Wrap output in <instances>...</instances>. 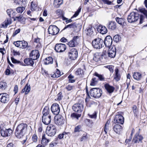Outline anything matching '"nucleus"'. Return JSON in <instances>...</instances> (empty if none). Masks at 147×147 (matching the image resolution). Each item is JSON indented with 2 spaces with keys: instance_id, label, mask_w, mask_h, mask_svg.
I'll list each match as a JSON object with an SVG mask.
<instances>
[{
  "instance_id": "nucleus-1",
  "label": "nucleus",
  "mask_w": 147,
  "mask_h": 147,
  "mask_svg": "<svg viewBox=\"0 0 147 147\" xmlns=\"http://www.w3.org/2000/svg\"><path fill=\"white\" fill-rule=\"evenodd\" d=\"M27 125L25 123H21L17 126L15 134L18 138H20L25 135L28 132Z\"/></svg>"
},
{
  "instance_id": "nucleus-2",
  "label": "nucleus",
  "mask_w": 147,
  "mask_h": 147,
  "mask_svg": "<svg viewBox=\"0 0 147 147\" xmlns=\"http://www.w3.org/2000/svg\"><path fill=\"white\" fill-rule=\"evenodd\" d=\"M92 45L94 48L100 49L104 46V41L101 38H97L93 40Z\"/></svg>"
},
{
  "instance_id": "nucleus-3",
  "label": "nucleus",
  "mask_w": 147,
  "mask_h": 147,
  "mask_svg": "<svg viewBox=\"0 0 147 147\" xmlns=\"http://www.w3.org/2000/svg\"><path fill=\"white\" fill-rule=\"evenodd\" d=\"M102 91L98 88H93L90 90V94L91 96L94 98H99L101 95Z\"/></svg>"
},
{
  "instance_id": "nucleus-4",
  "label": "nucleus",
  "mask_w": 147,
  "mask_h": 147,
  "mask_svg": "<svg viewBox=\"0 0 147 147\" xmlns=\"http://www.w3.org/2000/svg\"><path fill=\"white\" fill-rule=\"evenodd\" d=\"M56 131V126L53 124H50L47 127L46 132L48 136H52L55 135Z\"/></svg>"
},
{
  "instance_id": "nucleus-5",
  "label": "nucleus",
  "mask_w": 147,
  "mask_h": 147,
  "mask_svg": "<svg viewBox=\"0 0 147 147\" xmlns=\"http://www.w3.org/2000/svg\"><path fill=\"white\" fill-rule=\"evenodd\" d=\"M139 14L137 13L132 12L128 16L127 20L128 22L132 23L136 21L139 18Z\"/></svg>"
},
{
  "instance_id": "nucleus-6",
  "label": "nucleus",
  "mask_w": 147,
  "mask_h": 147,
  "mask_svg": "<svg viewBox=\"0 0 147 147\" xmlns=\"http://www.w3.org/2000/svg\"><path fill=\"white\" fill-rule=\"evenodd\" d=\"M68 56L71 60H75L78 57V52L76 49L74 48L71 49L68 52Z\"/></svg>"
},
{
  "instance_id": "nucleus-7",
  "label": "nucleus",
  "mask_w": 147,
  "mask_h": 147,
  "mask_svg": "<svg viewBox=\"0 0 147 147\" xmlns=\"http://www.w3.org/2000/svg\"><path fill=\"white\" fill-rule=\"evenodd\" d=\"M66 49V47L65 44L62 43L56 44L55 47V49L57 52H62Z\"/></svg>"
},
{
  "instance_id": "nucleus-8",
  "label": "nucleus",
  "mask_w": 147,
  "mask_h": 147,
  "mask_svg": "<svg viewBox=\"0 0 147 147\" xmlns=\"http://www.w3.org/2000/svg\"><path fill=\"white\" fill-rule=\"evenodd\" d=\"M59 31V29L57 26L54 25L50 26L48 28V32L49 34L55 35L57 34Z\"/></svg>"
},
{
  "instance_id": "nucleus-9",
  "label": "nucleus",
  "mask_w": 147,
  "mask_h": 147,
  "mask_svg": "<svg viewBox=\"0 0 147 147\" xmlns=\"http://www.w3.org/2000/svg\"><path fill=\"white\" fill-rule=\"evenodd\" d=\"M51 109L53 113L55 115H57L59 113L60 109L59 106L57 104H54L51 107Z\"/></svg>"
},
{
  "instance_id": "nucleus-10",
  "label": "nucleus",
  "mask_w": 147,
  "mask_h": 147,
  "mask_svg": "<svg viewBox=\"0 0 147 147\" xmlns=\"http://www.w3.org/2000/svg\"><path fill=\"white\" fill-rule=\"evenodd\" d=\"M83 105L80 104H76L73 107V109L76 112L80 113L82 112L83 109Z\"/></svg>"
},
{
  "instance_id": "nucleus-11",
  "label": "nucleus",
  "mask_w": 147,
  "mask_h": 147,
  "mask_svg": "<svg viewBox=\"0 0 147 147\" xmlns=\"http://www.w3.org/2000/svg\"><path fill=\"white\" fill-rule=\"evenodd\" d=\"M9 100V96L6 93L0 94V101L3 103H7Z\"/></svg>"
},
{
  "instance_id": "nucleus-12",
  "label": "nucleus",
  "mask_w": 147,
  "mask_h": 147,
  "mask_svg": "<svg viewBox=\"0 0 147 147\" xmlns=\"http://www.w3.org/2000/svg\"><path fill=\"white\" fill-rule=\"evenodd\" d=\"M115 123L122 124L124 122V118L121 115H116L114 119Z\"/></svg>"
},
{
  "instance_id": "nucleus-13",
  "label": "nucleus",
  "mask_w": 147,
  "mask_h": 147,
  "mask_svg": "<svg viewBox=\"0 0 147 147\" xmlns=\"http://www.w3.org/2000/svg\"><path fill=\"white\" fill-rule=\"evenodd\" d=\"M143 139V137L141 135H140L139 133H136L134 136L132 142L134 143H138L142 142Z\"/></svg>"
},
{
  "instance_id": "nucleus-14",
  "label": "nucleus",
  "mask_w": 147,
  "mask_h": 147,
  "mask_svg": "<svg viewBox=\"0 0 147 147\" xmlns=\"http://www.w3.org/2000/svg\"><path fill=\"white\" fill-rule=\"evenodd\" d=\"M12 131L10 129H2L1 130V134L3 137H6L10 136L12 133Z\"/></svg>"
},
{
  "instance_id": "nucleus-15",
  "label": "nucleus",
  "mask_w": 147,
  "mask_h": 147,
  "mask_svg": "<svg viewBox=\"0 0 147 147\" xmlns=\"http://www.w3.org/2000/svg\"><path fill=\"white\" fill-rule=\"evenodd\" d=\"M116 48L115 46H113L109 48V50L108 52L109 56L111 58L114 57L116 55Z\"/></svg>"
},
{
  "instance_id": "nucleus-16",
  "label": "nucleus",
  "mask_w": 147,
  "mask_h": 147,
  "mask_svg": "<svg viewBox=\"0 0 147 147\" xmlns=\"http://www.w3.org/2000/svg\"><path fill=\"white\" fill-rule=\"evenodd\" d=\"M39 52L38 50H33L31 51L30 54V58L33 60H35L39 57Z\"/></svg>"
},
{
  "instance_id": "nucleus-17",
  "label": "nucleus",
  "mask_w": 147,
  "mask_h": 147,
  "mask_svg": "<svg viewBox=\"0 0 147 147\" xmlns=\"http://www.w3.org/2000/svg\"><path fill=\"white\" fill-rule=\"evenodd\" d=\"M112 42V40L111 37L110 36H107L105 38L104 45L105 44L106 47L109 48L113 46H111Z\"/></svg>"
},
{
  "instance_id": "nucleus-18",
  "label": "nucleus",
  "mask_w": 147,
  "mask_h": 147,
  "mask_svg": "<svg viewBox=\"0 0 147 147\" xmlns=\"http://www.w3.org/2000/svg\"><path fill=\"white\" fill-rule=\"evenodd\" d=\"M42 121L43 123L45 125L49 124L51 121V115L47 116H42Z\"/></svg>"
},
{
  "instance_id": "nucleus-19",
  "label": "nucleus",
  "mask_w": 147,
  "mask_h": 147,
  "mask_svg": "<svg viewBox=\"0 0 147 147\" xmlns=\"http://www.w3.org/2000/svg\"><path fill=\"white\" fill-rule=\"evenodd\" d=\"M54 119H55V118ZM65 122V119L63 117L61 116H59L57 119H55V122L56 125H62Z\"/></svg>"
},
{
  "instance_id": "nucleus-20",
  "label": "nucleus",
  "mask_w": 147,
  "mask_h": 147,
  "mask_svg": "<svg viewBox=\"0 0 147 147\" xmlns=\"http://www.w3.org/2000/svg\"><path fill=\"white\" fill-rule=\"evenodd\" d=\"M50 140L48 139L45 134H44L42 136V139L41 141L42 144L44 146L47 145L49 142Z\"/></svg>"
},
{
  "instance_id": "nucleus-21",
  "label": "nucleus",
  "mask_w": 147,
  "mask_h": 147,
  "mask_svg": "<svg viewBox=\"0 0 147 147\" xmlns=\"http://www.w3.org/2000/svg\"><path fill=\"white\" fill-rule=\"evenodd\" d=\"M119 70L118 68H117L115 69L114 79L116 82H118L121 79V75L119 73Z\"/></svg>"
},
{
  "instance_id": "nucleus-22",
  "label": "nucleus",
  "mask_w": 147,
  "mask_h": 147,
  "mask_svg": "<svg viewBox=\"0 0 147 147\" xmlns=\"http://www.w3.org/2000/svg\"><path fill=\"white\" fill-rule=\"evenodd\" d=\"M104 86L107 92L109 93H112L115 89L114 87L110 86L108 84H105Z\"/></svg>"
},
{
  "instance_id": "nucleus-23",
  "label": "nucleus",
  "mask_w": 147,
  "mask_h": 147,
  "mask_svg": "<svg viewBox=\"0 0 147 147\" xmlns=\"http://www.w3.org/2000/svg\"><path fill=\"white\" fill-rule=\"evenodd\" d=\"M134 78L137 80H140L142 78V74L138 72H134L133 75Z\"/></svg>"
},
{
  "instance_id": "nucleus-24",
  "label": "nucleus",
  "mask_w": 147,
  "mask_h": 147,
  "mask_svg": "<svg viewBox=\"0 0 147 147\" xmlns=\"http://www.w3.org/2000/svg\"><path fill=\"white\" fill-rule=\"evenodd\" d=\"M98 29V31L102 34H105L107 32V28L104 26H99Z\"/></svg>"
},
{
  "instance_id": "nucleus-25",
  "label": "nucleus",
  "mask_w": 147,
  "mask_h": 147,
  "mask_svg": "<svg viewBox=\"0 0 147 147\" xmlns=\"http://www.w3.org/2000/svg\"><path fill=\"white\" fill-rule=\"evenodd\" d=\"M121 126L119 124H116L113 127V130L116 133H119L122 129Z\"/></svg>"
},
{
  "instance_id": "nucleus-26",
  "label": "nucleus",
  "mask_w": 147,
  "mask_h": 147,
  "mask_svg": "<svg viewBox=\"0 0 147 147\" xmlns=\"http://www.w3.org/2000/svg\"><path fill=\"white\" fill-rule=\"evenodd\" d=\"M33 59L30 58H26L24 60V62L27 65L32 66L34 64V62Z\"/></svg>"
},
{
  "instance_id": "nucleus-27",
  "label": "nucleus",
  "mask_w": 147,
  "mask_h": 147,
  "mask_svg": "<svg viewBox=\"0 0 147 147\" xmlns=\"http://www.w3.org/2000/svg\"><path fill=\"white\" fill-rule=\"evenodd\" d=\"M53 59L51 57H48L45 59L44 62L45 65H49L53 63Z\"/></svg>"
},
{
  "instance_id": "nucleus-28",
  "label": "nucleus",
  "mask_w": 147,
  "mask_h": 147,
  "mask_svg": "<svg viewBox=\"0 0 147 147\" xmlns=\"http://www.w3.org/2000/svg\"><path fill=\"white\" fill-rule=\"evenodd\" d=\"M12 22L10 18H7L4 22L2 24V26L4 27H7V26L9 24H10Z\"/></svg>"
},
{
  "instance_id": "nucleus-29",
  "label": "nucleus",
  "mask_w": 147,
  "mask_h": 147,
  "mask_svg": "<svg viewBox=\"0 0 147 147\" xmlns=\"http://www.w3.org/2000/svg\"><path fill=\"white\" fill-rule=\"evenodd\" d=\"M50 109L49 107H45L42 111L43 116H47L48 115H50L49 113Z\"/></svg>"
},
{
  "instance_id": "nucleus-30",
  "label": "nucleus",
  "mask_w": 147,
  "mask_h": 147,
  "mask_svg": "<svg viewBox=\"0 0 147 147\" xmlns=\"http://www.w3.org/2000/svg\"><path fill=\"white\" fill-rule=\"evenodd\" d=\"M108 28L109 29L114 30L116 28V23L114 22H111L108 25Z\"/></svg>"
},
{
  "instance_id": "nucleus-31",
  "label": "nucleus",
  "mask_w": 147,
  "mask_h": 147,
  "mask_svg": "<svg viewBox=\"0 0 147 147\" xmlns=\"http://www.w3.org/2000/svg\"><path fill=\"white\" fill-rule=\"evenodd\" d=\"M28 45L27 42L24 41H20V47L24 49L26 48Z\"/></svg>"
},
{
  "instance_id": "nucleus-32",
  "label": "nucleus",
  "mask_w": 147,
  "mask_h": 147,
  "mask_svg": "<svg viewBox=\"0 0 147 147\" xmlns=\"http://www.w3.org/2000/svg\"><path fill=\"white\" fill-rule=\"evenodd\" d=\"M62 1L60 0H55L54 2V5L56 7H58L62 3Z\"/></svg>"
},
{
  "instance_id": "nucleus-33",
  "label": "nucleus",
  "mask_w": 147,
  "mask_h": 147,
  "mask_svg": "<svg viewBox=\"0 0 147 147\" xmlns=\"http://www.w3.org/2000/svg\"><path fill=\"white\" fill-rule=\"evenodd\" d=\"M93 28L92 27L88 28L86 32L87 35L90 36L93 33Z\"/></svg>"
},
{
  "instance_id": "nucleus-34",
  "label": "nucleus",
  "mask_w": 147,
  "mask_h": 147,
  "mask_svg": "<svg viewBox=\"0 0 147 147\" xmlns=\"http://www.w3.org/2000/svg\"><path fill=\"white\" fill-rule=\"evenodd\" d=\"M77 27L76 24L75 23L73 24H71L66 26L65 28L63 29V30H65L67 28H75Z\"/></svg>"
},
{
  "instance_id": "nucleus-35",
  "label": "nucleus",
  "mask_w": 147,
  "mask_h": 147,
  "mask_svg": "<svg viewBox=\"0 0 147 147\" xmlns=\"http://www.w3.org/2000/svg\"><path fill=\"white\" fill-rule=\"evenodd\" d=\"M80 116L81 115L80 114L76 113H73L71 115V117L73 119H78Z\"/></svg>"
},
{
  "instance_id": "nucleus-36",
  "label": "nucleus",
  "mask_w": 147,
  "mask_h": 147,
  "mask_svg": "<svg viewBox=\"0 0 147 147\" xmlns=\"http://www.w3.org/2000/svg\"><path fill=\"white\" fill-rule=\"evenodd\" d=\"M82 128L81 125H77L75 127L74 132L75 133H79L82 131Z\"/></svg>"
},
{
  "instance_id": "nucleus-37",
  "label": "nucleus",
  "mask_w": 147,
  "mask_h": 147,
  "mask_svg": "<svg viewBox=\"0 0 147 147\" xmlns=\"http://www.w3.org/2000/svg\"><path fill=\"white\" fill-rule=\"evenodd\" d=\"M115 20L116 22L121 25H122V24H123L124 22V19L122 18L116 17L115 18Z\"/></svg>"
},
{
  "instance_id": "nucleus-38",
  "label": "nucleus",
  "mask_w": 147,
  "mask_h": 147,
  "mask_svg": "<svg viewBox=\"0 0 147 147\" xmlns=\"http://www.w3.org/2000/svg\"><path fill=\"white\" fill-rule=\"evenodd\" d=\"M60 73V71L57 69L56 72L52 75L51 77L54 78H58L61 76Z\"/></svg>"
},
{
  "instance_id": "nucleus-39",
  "label": "nucleus",
  "mask_w": 147,
  "mask_h": 147,
  "mask_svg": "<svg viewBox=\"0 0 147 147\" xmlns=\"http://www.w3.org/2000/svg\"><path fill=\"white\" fill-rule=\"evenodd\" d=\"M6 83L3 82H0V88L2 90H4L6 87Z\"/></svg>"
},
{
  "instance_id": "nucleus-40",
  "label": "nucleus",
  "mask_w": 147,
  "mask_h": 147,
  "mask_svg": "<svg viewBox=\"0 0 147 147\" xmlns=\"http://www.w3.org/2000/svg\"><path fill=\"white\" fill-rule=\"evenodd\" d=\"M74 78V76L71 75V74H70L68 76V78L69 79L68 82L69 83H74L75 81V80L73 79V78Z\"/></svg>"
},
{
  "instance_id": "nucleus-41",
  "label": "nucleus",
  "mask_w": 147,
  "mask_h": 147,
  "mask_svg": "<svg viewBox=\"0 0 147 147\" xmlns=\"http://www.w3.org/2000/svg\"><path fill=\"white\" fill-rule=\"evenodd\" d=\"M72 40L77 45L80 42V39L79 37L77 36H74Z\"/></svg>"
},
{
  "instance_id": "nucleus-42",
  "label": "nucleus",
  "mask_w": 147,
  "mask_h": 147,
  "mask_svg": "<svg viewBox=\"0 0 147 147\" xmlns=\"http://www.w3.org/2000/svg\"><path fill=\"white\" fill-rule=\"evenodd\" d=\"M97 82L98 80H96V78H93L91 81L90 85L91 86H95L97 84Z\"/></svg>"
},
{
  "instance_id": "nucleus-43",
  "label": "nucleus",
  "mask_w": 147,
  "mask_h": 147,
  "mask_svg": "<svg viewBox=\"0 0 147 147\" xmlns=\"http://www.w3.org/2000/svg\"><path fill=\"white\" fill-rule=\"evenodd\" d=\"M82 9V7H80L77 11L75 12L74 14V15L71 18L74 17H76L79 14V13L80 12Z\"/></svg>"
},
{
  "instance_id": "nucleus-44",
  "label": "nucleus",
  "mask_w": 147,
  "mask_h": 147,
  "mask_svg": "<svg viewBox=\"0 0 147 147\" xmlns=\"http://www.w3.org/2000/svg\"><path fill=\"white\" fill-rule=\"evenodd\" d=\"M25 9V8L24 7H18L16 9V10L18 13H22Z\"/></svg>"
},
{
  "instance_id": "nucleus-45",
  "label": "nucleus",
  "mask_w": 147,
  "mask_h": 147,
  "mask_svg": "<svg viewBox=\"0 0 147 147\" xmlns=\"http://www.w3.org/2000/svg\"><path fill=\"white\" fill-rule=\"evenodd\" d=\"M104 67L108 69L110 72L111 73H112L113 72V69L114 68V66L112 65H109L105 66Z\"/></svg>"
},
{
  "instance_id": "nucleus-46",
  "label": "nucleus",
  "mask_w": 147,
  "mask_h": 147,
  "mask_svg": "<svg viewBox=\"0 0 147 147\" xmlns=\"http://www.w3.org/2000/svg\"><path fill=\"white\" fill-rule=\"evenodd\" d=\"M68 45L71 47H73L76 46L77 45L76 43L73 40L70 41L68 43Z\"/></svg>"
},
{
  "instance_id": "nucleus-47",
  "label": "nucleus",
  "mask_w": 147,
  "mask_h": 147,
  "mask_svg": "<svg viewBox=\"0 0 147 147\" xmlns=\"http://www.w3.org/2000/svg\"><path fill=\"white\" fill-rule=\"evenodd\" d=\"M84 73V71L83 69L80 68L78 69L76 71L75 74L77 75H80L83 74Z\"/></svg>"
},
{
  "instance_id": "nucleus-48",
  "label": "nucleus",
  "mask_w": 147,
  "mask_h": 147,
  "mask_svg": "<svg viewBox=\"0 0 147 147\" xmlns=\"http://www.w3.org/2000/svg\"><path fill=\"white\" fill-rule=\"evenodd\" d=\"M25 88H26L25 94H27L30 92V85H28V84H27Z\"/></svg>"
},
{
  "instance_id": "nucleus-49",
  "label": "nucleus",
  "mask_w": 147,
  "mask_h": 147,
  "mask_svg": "<svg viewBox=\"0 0 147 147\" xmlns=\"http://www.w3.org/2000/svg\"><path fill=\"white\" fill-rule=\"evenodd\" d=\"M69 134H70V133L69 132H64L62 134H59L58 137L59 139H61L64 136H65L66 135L68 136Z\"/></svg>"
},
{
  "instance_id": "nucleus-50",
  "label": "nucleus",
  "mask_w": 147,
  "mask_h": 147,
  "mask_svg": "<svg viewBox=\"0 0 147 147\" xmlns=\"http://www.w3.org/2000/svg\"><path fill=\"white\" fill-rule=\"evenodd\" d=\"M88 136H88L87 134H83L80 139V141H82L86 140L88 138Z\"/></svg>"
},
{
  "instance_id": "nucleus-51",
  "label": "nucleus",
  "mask_w": 147,
  "mask_h": 147,
  "mask_svg": "<svg viewBox=\"0 0 147 147\" xmlns=\"http://www.w3.org/2000/svg\"><path fill=\"white\" fill-rule=\"evenodd\" d=\"M100 56L99 55V54L97 53L94 55L93 59L95 61H97L100 59Z\"/></svg>"
},
{
  "instance_id": "nucleus-52",
  "label": "nucleus",
  "mask_w": 147,
  "mask_h": 147,
  "mask_svg": "<svg viewBox=\"0 0 147 147\" xmlns=\"http://www.w3.org/2000/svg\"><path fill=\"white\" fill-rule=\"evenodd\" d=\"M95 76L98 77L99 79L101 81H103L104 80V78L103 76L97 73L96 72H95L94 73V75Z\"/></svg>"
},
{
  "instance_id": "nucleus-53",
  "label": "nucleus",
  "mask_w": 147,
  "mask_h": 147,
  "mask_svg": "<svg viewBox=\"0 0 147 147\" xmlns=\"http://www.w3.org/2000/svg\"><path fill=\"white\" fill-rule=\"evenodd\" d=\"M75 87L74 86L68 85L65 88L68 91H70L74 89Z\"/></svg>"
},
{
  "instance_id": "nucleus-54",
  "label": "nucleus",
  "mask_w": 147,
  "mask_h": 147,
  "mask_svg": "<svg viewBox=\"0 0 147 147\" xmlns=\"http://www.w3.org/2000/svg\"><path fill=\"white\" fill-rule=\"evenodd\" d=\"M120 37L119 35H115V36L113 38L114 40L117 42L119 41L120 40Z\"/></svg>"
},
{
  "instance_id": "nucleus-55",
  "label": "nucleus",
  "mask_w": 147,
  "mask_h": 147,
  "mask_svg": "<svg viewBox=\"0 0 147 147\" xmlns=\"http://www.w3.org/2000/svg\"><path fill=\"white\" fill-rule=\"evenodd\" d=\"M11 59L12 62L14 63H20L21 62L15 59L13 57H11Z\"/></svg>"
},
{
  "instance_id": "nucleus-56",
  "label": "nucleus",
  "mask_w": 147,
  "mask_h": 147,
  "mask_svg": "<svg viewBox=\"0 0 147 147\" xmlns=\"http://www.w3.org/2000/svg\"><path fill=\"white\" fill-rule=\"evenodd\" d=\"M31 10L33 11L35 10L36 9V5L34 4L33 2H32L31 4Z\"/></svg>"
},
{
  "instance_id": "nucleus-57",
  "label": "nucleus",
  "mask_w": 147,
  "mask_h": 147,
  "mask_svg": "<svg viewBox=\"0 0 147 147\" xmlns=\"http://www.w3.org/2000/svg\"><path fill=\"white\" fill-rule=\"evenodd\" d=\"M102 1L105 4H106L109 5H111L112 4V2L109 0H102Z\"/></svg>"
},
{
  "instance_id": "nucleus-58",
  "label": "nucleus",
  "mask_w": 147,
  "mask_h": 147,
  "mask_svg": "<svg viewBox=\"0 0 147 147\" xmlns=\"http://www.w3.org/2000/svg\"><path fill=\"white\" fill-rule=\"evenodd\" d=\"M141 12L144 15L145 18L147 19V11L144 9H143L141 10Z\"/></svg>"
},
{
  "instance_id": "nucleus-59",
  "label": "nucleus",
  "mask_w": 147,
  "mask_h": 147,
  "mask_svg": "<svg viewBox=\"0 0 147 147\" xmlns=\"http://www.w3.org/2000/svg\"><path fill=\"white\" fill-rule=\"evenodd\" d=\"M133 110L134 114H136L138 111V109L136 106L135 105L133 106L132 107Z\"/></svg>"
},
{
  "instance_id": "nucleus-60",
  "label": "nucleus",
  "mask_w": 147,
  "mask_h": 147,
  "mask_svg": "<svg viewBox=\"0 0 147 147\" xmlns=\"http://www.w3.org/2000/svg\"><path fill=\"white\" fill-rule=\"evenodd\" d=\"M20 41H18L15 42L13 44L16 47H20Z\"/></svg>"
},
{
  "instance_id": "nucleus-61",
  "label": "nucleus",
  "mask_w": 147,
  "mask_h": 147,
  "mask_svg": "<svg viewBox=\"0 0 147 147\" xmlns=\"http://www.w3.org/2000/svg\"><path fill=\"white\" fill-rule=\"evenodd\" d=\"M33 141L35 142H36L37 140V137L35 134H34L32 137Z\"/></svg>"
},
{
  "instance_id": "nucleus-62",
  "label": "nucleus",
  "mask_w": 147,
  "mask_h": 147,
  "mask_svg": "<svg viewBox=\"0 0 147 147\" xmlns=\"http://www.w3.org/2000/svg\"><path fill=\"white\" fill-rule=\"evenodd\" d=\"M12 11L13 10L11 9H8L7 10V12L10 18L11 17V14Z\"/></svg>"
},
{
  "instance_id": "nucleus-63",
  "label": "nucleus",
  "mask_w": 147,
  "mask_h": 147,
  "mask_svg": "<svg viewBox=\"0 0 147 147\" xmlns=\"http://www.w3.org/2000/svg\"><path fill=\"white\" fill-rule=\"evenodd\" d=\"M20 32V29H18L16 30L15 32L13 33V36H16L17 34L19 33Z\"/></svg>"
},
{
  "instance_id": "nucleus-64",
  "label": "nucleus",
  "mask_w": 147,
  "mask_h": 147,
  "mask_svg": "<svg viewBox=\"0 0 147 147\" xmlns=\"http://www.w3.org/2000/svg\"><path fill=\"white\" fill-rule=\"evenodd\" d=\"M18 86L17 85H15L14 86V90H13V91L15 92V94H16L17 93L18 91Z\"/></svg>"
}]
</instances>
